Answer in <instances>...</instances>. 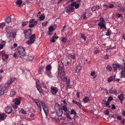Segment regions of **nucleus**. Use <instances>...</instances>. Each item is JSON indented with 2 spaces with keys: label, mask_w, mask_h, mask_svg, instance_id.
Wrapping results in <instances>:
<instances>
[{
  "label": "nucleus",
  "mask_w": 125,
  "mask_h": 125,
  "mask_svg": "<svg viewBox=\"0 0 125 125\" xmlns=\"http://www.w3.org/2000/svg\"><path fill=\"white\" fill-rule=\"evenodd\" d=\"M17 5H20L22 3V1L21 0H18L16 2Z\"/></svg>",
  "instance_id": "e433bc0d"
},
{
  "label": "nucleus",
  "mask_w": 125,
  "mask_h": 125,
  "mask_svg": "<svg viewBox=\"0 0 125 125\" xmlns=\"http://www.w3.org/2000/svg\"><path fill=\"white\" fill-rule=\"evenodd\" d=\"M58 72L62 73L64 74L65 73V72L64 71L63 69L64 66L63 63L61 62H58Z\"/></svg>",
  "instance_id": "20e7f679"
},
{
  "label": "nucleus",
  "mask_w": 125,
  "mask_h": 125,
  "mask_svg": "<svg viewBox=\"0 0 125 125\" xmlns=\"http://www.w3.org/2000/svg\"><path fill=\"white\" fill-rule=\"evenodd\" d=\"M7 84H1L0 85V95L4 94L5 93L7 92V90L8 88L6 86Z\"/></svg>",
  "instance_id": "7ed1b4c3"
},
{
  "label": "nucleus",
  "mask_w": 125,
  "mask_h": 125,
  "mask_svg": "<svg viewBox=\"0 0 125 125\" xmlns=\"http://www.w3.org/2000/svg\"><path fill=\"white\" fill-rule=\"evenodd\" d=\"M5 25V24L4 23H2L0 24V28L3 29L4 26Z\"/></svg>",
  "instance_id": "ea45409f"
},
{
  "label": "nucleus",
  "mask_w": 125,
  "mask_h": 125,
  "mask_svg": "<svg viewBox=\"0 0 125 125\" xmlns=\"http://www.w3.org/2000/svg\"><path fill=\"white\" fill-rule=\"evenodd\" d=\"M58 38V37H56L55 36H53L52 38L50 39V41L51 42H54L55 41L54 40L55 39H57Z\"/></svg>",
  "instance_id": "a211bd4d"
},
{
  "label": "nucleus",
  "mask_w": 125,
  "mask_h": 125,
  "mask_svg": "<svg viewBox=\"0 0 125 125\" xmlns=\"http://www.w3.org/2000/svg\"><path fill=\"white\" fill-rule=\"evenodd\" d=\"M79 5L78 4H76L75 6V8L77 9L79 7Z\"/></svg>",
  "instance_id": "bf43d9fd"
},
{
  "label": "nucleus",
  "mask_w": 125,
  "mask_h": 125,
  "mask_svg": "<svg viewBox=\"0 0 125 125\" xmlns=\"http://www.w3.org/2000/svg\"><path fill=\"white\" fill-rule=\"evenodd\" d=\"M106 69L108 71H111L112 69V67L111 66L108 65L106 67Z\"/></svg>",
  "instance_id": "cd10ccee"
},
{
  "label": "nucleus",
  "mask_w": 125,
  "mask_h": 125,
  "mask_svg": "<svg viewBox=\"0 0 125 125\" xmlns=\"http://www.w3.org/2000/svg\"><path fill=\"white\" fill-rule=\"evenodd\" d=\"M15 78L11 79L8 81L7 83L6 84H7V86H6L8 88L9 87L10 84L15 80Z\"/></svg>",
  "instance_id": "4468645a"
},
{
  "label": "nucleus",
  "mask_w": 125,
  "mask_h": 125,
  "mask_svg": "<svg viewBox=\"0 0 125 125\" xmlns=\"http://www.w3.org/2000/svg\"><path fill=\"white\" fill-rule=\"evenodd\" d=\"M91 10L93 11H94L96 10L95 6L92 7L91 8Z\"/></svg>",
  "instance_id": "13d9d810"
},
{
  "label": "nucleus",
  "mask_w": 125,
  "mask_h": 125,
  "mask_svg": "<svg viewBox=\"0 0 125 125\" xmlns=\"http://www.w3.org/2000/svg\"><path fill=\"white\" fill-rule=\"evenodd\" d=\"M3 56L5 57V59H8L9 57V55L6 54H4L3 55Z\"/></svg>",
  "instance_id": "680f3d73"
},
{
  "label": "nucleus",
  "mask_w": 125,
  "mask_h": 125,
  "mask_svg": "<svg viewBox=\"0 0 125 125\" xmlns=\"http://www.w3.org/2000/svg\"><path fill=\"white\" fill-rule=\"evenodd\" d=\"M16 92L14 91L11 92L10 94L12 96H13L15 94Z\"/></svg>",
  "instance_id": "79ce46f5"
},
{
  "label": "nucleus",
  "mask_w": 125,
  "mask_h": 125,
  "mask_svg": "<svg viewBox=\"0 0 125 125\" xmlns=\"http://www.w3.org/2000/svg\"><path fill=\"white\" fill-rule=\"evenodd\" d=\"M31 23V24H30L29 25V27L30 28H32V27H34V25H35L33 23Z\"/></svg>",
  "instance_id": "5fc2aeb1"
},
{
  "label": "nucleus",
  "mask_w": 125,
  "mask_h": 125,
  "mask_svg": "<svg viewBox=\"0 0 125 125\" xmlns=\"http://www.w3.org/2000/svg\"><path fill=\"white\" fill-rule=\"evenodd\" d=\"M6 31L7 33V35L9 34V36H10V35L11 34L12 32V28L11 27H9L6 28Z\"/></svg>",
  "instance_id": "9b49d317"
},
{
  "label": "nucleus",
  "mask_w": 125,
  "mask_h": 125,
  "mask_svg": "<svg viewBox=\"0 0 125 125\" xmlns=\"http://www.w3.org/2000/svg\"><path fill=\"white\" fill-rule=\"evenodd\" d=\"M108 6V8H113L114 6V5L113 4H111L110 5Z\"/></svg>",
  "instance_id": "0e129e2a"
},
{
  "label": "nucleus",
  "mask_w": 125,
  "mask_h": 125,
  "mask_svg": "<svg viewBox=\"0 0 125 125\" xmlns=\"http://www.w3.org/2000/svg\"><path fill=\"white\" fill-rule=\"evenodd\" d=\"M113 87L109 91V93L111 94H117V90H113L112 89Z\"/></svg>",
  "instance_id": "aec40b11"
},
{
  "label": "nucleus",
  "mask_w": 125,
  "mask_h": 125,
  "mask_svg": "<svg viewBox=\"0 0 125 125\" xmlns=\"http://www.w3.org/2000/svg\"><path fill=\"white\" fill-rule=\"evenodd\" d=\"M118 97L119 99L121 101H122L124 98L123 95L122 94H121L120 95H118Z\"/></svg>",
  "instance_id": "7c9ffc66"
},
{
  "label": "nucleus",
  "mask_w": 125,
  "mask_h": 125,
  "mask_svg": "<svg viewBox=\"0 0 125 125\" xmlns=\"http://www.w3.org/2000/svg\"><path fill=\"white\" fill-rule=\"evenodd\" d=\"M29 22L30 23H33L34 25L37 24L38 22L37 21H35V19H34L30 20Z\"/></svg>",
  "instance_id": "6ab92c4d"
},
{
  "label": "nucleus",
  "mask_w": 125,
  "mask_h": 125,
  "mask_svg": "<svg viewBox=\"0 0 125 125\" xmlns=\"http://www.w3.org/2000/svg\"><path fill=\"white\" fill-rule=\"evenodd\" d=\"M81 70V67L80 66V65H78L75 70L76 72L77 73H79Z\"/></svg>",
  "instance_id": "393cba45"
},
{
  "label": "nucleus",
  "mask_w": 125,
  "mask_h": 125,
  "mask_svg": "<svg viewBox=\"0 0 125 125\" xmlns=\"http://www.w3.org/2000/svg\"><path fill=\"white\" fill-rule=\"evenodd\" d=\"M95 7L96 10H98L100 8L99 6H95Z\"/></svg>",
  "instance_id": "338daca9"
},
{
  "label": "nucleus",
  "mask_w": 125,
  "mask_h": 125,
  "mask_svg": "<svg viewBox=\"0 0 125 125\" xmlns=\"http://www.w3.org/2000/svg\"><path fill=\"white\" fill-rule=\"evenodd\" d=\"M17 104L14 103L12 104V106L13 108L15 109H16L17 108Z\"/></svg>",
  "instance_id": "a18cd8bd"
},
{
  "label": "nucleus",
  "mask_w": 125,
  "mask_h": 125,
  "mask_svg": "<svg viewBox=\"0 0 125 125\" xmlns=\"http://www.w3.org/2000/svg\"><path fill=\"white\" fill-rule=\"evenodd\" d=\"M62 110H63L64 112H66L68 110L65 105H63L62 106Z\"/></svg>",
  "instance_id": "473e14b6"
},
{
  "label": "nucleus",
  "mask_w": 125,
  "mask_h": 125,
  "mask_svg": "<svg viewBox=\"0 0 125 125\" xmlns=\"http://www.w3.org/2000/svg\"><path fill=\"white\" fill-rule=\"evenodd\" d=\"M66 113H64V115H65L67 118L70 119V120H72V119L70 116L69 113L70 111L69 110L66 111Z\"/></svg>",
  "instance_id": "f3484780"
},
{
  "label": "nucleus",
  "mask_w": 125,
  "mask_h": 125,
  "mask_svg": "<svg viewBox=\"0 0 125 125\" xmlns=\"http://www.w3.org/2000/svg\"><path fill=\"white\" fill-rule=\"evenodd\" d=\"M111 32V30L110 29H109L108 30L107 32L106 33V35L107 36L110 35Z\"/></svg>",
  "instance_id": "a19ab883"
},
{
  "label": "nucleus",
  "mask_w": 125,
  "mask_h": 125,
  "mask_svg": "<svg viewBox=\"0 0 125 125\" xmlns=\"http://www.w3.org/2000/svg\"><path fill=\"white\" fill-rule=\"evenodd\" d=\"M36 87L37 90H38L39 92L40 93H42L43 92V91L41 88V87L39 85L38 86H37Z\"/></svg>",
  "instance_id": "b1692460"
},
{
  "label": "nucleus",
  "mask_w": 125,
  "mask_h": 125,
  "mask_svg": "<svg viewBox=\"0 0 125 125\" xmlns=\"http://www.w3.org/2000/svg\"><path fill=\"white\" fill-rule=\"evenodd\" d=\"M17 50L19 54L21 56L26 55L25 51L24 48L21 46H19L17 48Z\"/></svg>",
  "instance_id": "39448f33"
},
{
  "label": "nucleus",
  "mask_w": 125,
  "mask_h": 125,
  "mask_svg": "<svg viewBox=\"0 0 125 125\" xmlns=\"http://www.w3.org/2000/svg\"><path fill=\"white\" fill-rule=\"evenodd\" d=\"M98 25L100 26L101 29H102L103 28L105 25L103 23L100 22L98 24Z\"/></svg>",
  "instance_id": "4be33fe9"
},
{
  "label": "nucleus",
  "mask_w": 125,
  "mask_h": 125,
  "mask_svg": "<svg viewBox=\"0 0 125 125\" xmlns=\"http://www.w3.org/2000/svg\"><path fill=\"white\" fill-rule=\"evenodd\" d=\"M6 112L8 114H10L11 112L12 111V108L10 107H7L5 108Z\"/></svg>",
  "instance_id": "ddd939ff"
},
{
  "label": "nucleus",
  "mask_w": 125,
  "mask_h": 125,
  "mask_svg": "<svg viewBox=\"0 0 125 125\" xmlns=\"http://www.w3.org/2000/svg\"><path fill=\"white\" fill-rule=\"evenodd\" d=\"M70 114L71 115L74 114L75 115L76 114V113L74 109H72L70 112Z\"/></svg>",
  "instance_id": "58836bf2"
},
{
  "label": "nucleus",
  "mask_w": 125,
  "mask_h": 125,
  "mask_svg": "<svg viewBox=\"0 0 125 125\" xmlns=\"http://www.w3.org/2000/svg\"><path fill=\"white\" fill-rule=\"evenodd\" d=\"M45 73L49 78H51L53 76L52 74V73L50 71H45Z\"/></svg>",
  "instance_id": "412c9836"
},
{
  "label": "nucleus",
  "mask_w": 125,
  "mask_h": 125,
  "mask_svg": "<svg viewBox=\"0 0 125 125\" xmlns=\"http://www.w3.org/2000/svg\"><path fill=\"white\" fill-rule=\"evenodd\" d=\"M21 113L24 115H26V113L24 110L23 109H21Z\"/></svg>",
  "instance_id": "49530a36"
},
{
  "label": "nucleus",
  "mask_w": 125,
  "mask_h": 125,
  "mask_svg": "<svg viewBox=\"0 0 125 125\" xmlns=\"http://www.w3.org/2000/svg\"><path fill=\"white\" fill-rule=\"evenodd\" d=\"M43 67H40L38 69V73L39 74H41L43 70Z\"/></svg>",
  "instance_id": "c9c22d12"
},
{
  "label": "nucleus",
  "mask_w": 125,
  "mask_h": 125,
  "mask_svg": "<svg viewBox=\"0 0 125 125\" xmlns=\"http://www.w3.org/2000/svg\"><path fill=\"white\" fill-rule=\"evenodd\" d=\"M28 22V21L22 22L21 23L23 27H24L27 25Z\"/></svg>",
  "instance_id": "f704fd0d"
},
{
  "label": "nucleus",
  "mask_w": 125,
  "mask_h": 125,
  "mask_svg": "<svg viewBox=\"0 0 125 125\" xmlns=\"http://www.w3.org/2000/svg\"><path fill=\"white\" fill-rule=\"evenodd\" d=\"M15 101L14 103V104H17V105H19L21 103L20 100L18 99H15Z\"/></svg>",
  "instance_id": "2f4dec72"
},
{
  "label": "nucleus",
  "mask_w": 125,
  "mask_h": 125,
  "mask_svg": "<svg viewBox=\"0 0 125 125\" xmlns=\"http://www.w3.org/2000/svg\"><path fill=\"white\" fill-rule=\"evenodd\" d=\"M72 102L73 104H77L78 106L80 108H81L82 106V105L80 103L74 100H72Z\"/></svg>",
  "instance_id": "dca6fc26"
},
{
  "label": "nucleus",
  "mask_w": 125,
  "mask_h": 125,
  "mask_svg": "<svg viewBox=\"0 0 125 125\" xmlns=\"http://www.w3.org/2000/svg\"><path fill=\"white\" fill-rule=\"evenodd\" d=\"M0 119L2 120L4 119V115L2 114H0Z\"/></svg>",
  "instance_id": "37998d69"
},
{
  "label": "nucleus",
  "mask_w": 125,
  "mask_h": 125,
  "mask_svg": "<svg viewBox=\"0 0 125 125\" xmlns=\"http://www.w3.org/2000/svg\"><path fill=\"white\" fill-rule=\"evenodd\" d=\"M35 34H34L31 35L30 37V39L27 42L29 44H31L33 43L35 39Z\"/></svg>",
  "instance_id": "423d86ee"
},
{
  "label": "nucleus",
  "mask_w": 125,
  "mask_h": 125,
  "mask_svg": "<svg viewBox=\"0 0 125 125\" xmlns=\"http://www.w3.org/2000/svg\"><path fill=\"white\" fill-rule=\"evenodd\" d=\"M76 4V2H73L71 4L70 6H75Z\"/></svg>",
  "instance_id": "4d7b16f0"
},
{
  "label": "nucleus",
  "mask_w": 125,
  "mask_h": 125,
  "mask_svg": "<svg viewBox=\"0 0 125 125\" xmlns=\"http://www.w3.org/2000/svg\"><path fill=\"white\" fill-rule=\"evenodd\" d=\"M100 21L102 23H104L105 22L103 18H100Z\"/></svg>",
  "instance_id": "8fccbe9b"
},
{
  "label": "nucleus",
  "mask_w": 125,
  "mask_h": 125,
  "mask_svg": "<svg viewBox=\"0 0 125 125\" xmlns=\"http://www.w3.org/2000/svg\"><path fill=\"white\" fill-rule=\"evenodd\" d=\"M81 38H82L84 41L86 40V37L83 34H81Z\"/></svg>",
  "instance_id": "4c0bfd02"
},
{
  "label": "nucleus",
  "mask_w": 125,
  "mask_h": 125,
  "mask_svg": "<svg viewBox=\"0 0 125 125\" xmlns=\"http://www.w3.org/2000/svg\"><path fill=\"white\" fill-rule=\"evenodd\" d=\"M65 74V73L64 74L62 73H60H60H58V79L60 80H62L63 79V78H64V79H65L66 81L67 80V79L66 77H63V76H62L61 75H64Z\"/></svg>",
  "instance_id": "f8f14e48"
},
{
  "label": "nucleus",
  "mask_w": 125,
  "mask_h": 125,
  "mask_svg": "<svg viewBox=\"0 0 125 125\" xmlns=\"http://www.w3.org/2000/svg\"><path fill=\"white\" fill-rule=\"evenodd\" d=\"M70 58L73 60H74L75 59V56L74 55H71L70 56Z\"/></svg>",
  "instance_id": "69168bd1"
},
{
  "label": "nucleus",
  "mask_w": 125,
  "mask_h": 125,
  "mask_svg": "<svg viewBox=\"0 0 125 125\" xmlns=\"http://www.w3.org/2000/svg\"><path fill=\"white\" fill-rule=\"evenodd\" d=\"M34 56L33 55L29 54L28 55L26 58V60L28 61H31L33 59Z\"/></svg>",
  "instance_id": "2eb2a0df"
},
{
  "label": "nucleus",
  "mask_w": 125,
  "mask_h": 125,
  "mask_svg": "<svg viewBox=\"0 0 125 125\" xmlns=\"http://www.w3.org/2000/svg\"><path fill=\"white\" fill-rule=\"evenodd\" d=\"M54 109L56 110V113L57 115L58 116H61L63 112L62 108H60V106L59 105H55Z\"/></svg>",
  "instance_id": "f03ea898"
},
{
  "label": "nucleus",
  "mask_w": 125,
  "mask_h": 125,
  "mask_svg": "<svg viewBox=\"0 0 125 125\" xmlns=\"http://www.w3.org/2000/svg\"><path fill=\"white\" fill-rule=\"evenodd\" d=\"M122 70H125V62L122 66Z\"/></svg>",
  "instance_id": "e2e57ef3"
},
{
  "label": "nucleus",
  "mask_w": 125,
  "mask_h": 125,
  "mask_svg": "<svg viewBox=\"0 0 125 125\" xmlns=\"http://www.w3.org/2000/svg\"><path fill=\"white\" fill-rule=\"evenodd\" d=\"M112 80H113L112 79V78L111 77L108 78V81L109 82H110Z\"/></svg>",
  "instance_id": "052dcab7"
},
{
  "label": "nucleus",
  "mask_w": 125,
  "mask_h": 125,
  "mask_svg": "<svg viewBox=\"0 0 125 125\" xmlns=\"http://www.w3.org/2000/svg\"><path fill=\"white\" fill-rule=\"evenodd\" d=\"M11 21V18L9 17H7L5 19V21L7 23H10Z\"/></svg>",
  "instance_id": "c85d7f7f"
},
{
  "label": "nucleus",
  "mask_w": 125,
  "mask_h": 125,
  "mask_svg": "<svg viewBox=\"0 0 125 125\" xmlns=\"http://www.w3.org/2000/svg\"><path fill=\"white\" fill-rule=\"evenodd\" d=\"M84 103L88 102L89 101V98L87 96L85 97L83 99Z\"/></svg>",
  "instance_id": "5701e85b"
},
{
  "label": "nucleus",
  "mask_w": 125,
  "mask_h": 125,
  "mask_svg": "<svg viewBox=\"0 0 125 125\" xmlns=\"http://www.w3.org/2000/svg\"><path fill=\"white\" fill-rule=\"evenodd\" d=\"M104 113L105 114L107 115H108L109 114V112L108 110L107 109H106L105 111H104Z\"/></svg>",
  "instance_id": "864d4df0"
},
{
  "label": "nucleus",
  "mask_w": 125,
  "mask_h": 125,
  "mask_svg": "<svg viewBox=\"0 0 125 125\" xmlns=\"http://www.w3.org/2000/svg\"><path fill=\"white\" fill-rule=\"evenodd\" d=\"M49 30L51 31H52L54 29L53 27L52 26H50L49 28Z\"/></svg>",
  "instance_id": "de8ad7c7"
},
{
  "label": "nucleus",
  "mask_w": 125,
  "mask_h": 125,
  "mask_svg": "<svg viewBox=\"0 0 125 125\" xmlns=\"http://www.w3.org/2000/svg\"><path fill=\"white\" fill-rule=\"evenodd\" d=\"M86 13H83V15L82 17H81V19H82L83 20V19H87L86 18Z\"/></svg>",
  "instance_id": "72a5a7b5"
},
{
  "label": "nucleus",
  "mask_w": 125,
  "mask_h": 125,
  "mask_svg": "<svg viewBox=\"0 0 125 125\" xmlns=\"http://www.w3.org/2000/svg\"><path fill=\"white\" fill-rule=\"evenodd\" d=\"M68 40L67 38L63 37L62 38V43H65Z\"/></svg>",
  "instance_id": "bb28decb"
},
{
  "label": "nucleus",
  "mask_w": 125,
  "mask_h": 125,
  "mask_svg": "<svg viewBox=\"0 0 125 125\" xmlns=\"http://www.w3.org/2000/svg\"><path fill=\"white\" fill-rule=\"evenodd\" d=\"M113 99V98L111 96H110L108 98V99L107 100V101L108 102H110L111 101V100Z\"/></svg>",
  "instance_id": "603ef678"
},
{
  "label": "nucleus",
  "mask_w": 125,
  "mask_h": 125,
  "mask_svg": "<svg viewBox=\"0 0 125 125\" xmlns=\"http://www.w3.org/2000/svg\"><path fill=\"white\" fill-rule=\"evenodd\" d=\"M123 70L121 72V76H120L121 78H124L125 77V72Z\"/></svg>",
  "instance_id": "c756f323"
},
{
  "label": "nucleus",
  "mask_w": 125,
  "mask_h": 125,
  "mask_svg": "<svg viewBox=\"0 0 125 125\" xmlns=\"http://www.w3.org/2000/svg\"><path fill=\"white\" fill-rule=\"evenodd\" d=\"M74 9L75 8L73 7H69L67 6L65 8L64 10L67 13H69L73 12Z\"/></svg>",
  "instance_id": "6e6552de"
},
{
  "label": "nucleus",
  "mask_w": 125,
  "mask_h": 125,
  "mask_svg": "<svg viewBox=\"0 0 125 125\" xmlns=\"http://www.w3.org/2000/svg\"><path fill=\"white\" fill-rule=\"evenodd\" d=\"M34 101L36 104L37 106L39 107V109L41 111L42 109L41 105L42 106L45 113L47 115V114L48 113V108L44 102L42 101L39 102V101L38 100L36 99L34 100Z\"/></svg>",
  "instance_id": "f257e3e1"
},
{
  "label": "nucleus",
  "mask_w": 125,
  "mask_h": 125,
  "mask_svg": "<svg viewBox=\"0 0 125 125\" xmlns=\"http://www.w3.org/2000/svg\"><path fill=\"white\" fill-rule=\"evenodd\" d=\"M13 57L15 58H16L17 59L18 58V57H17L16 54V53H14L13 55Z\"/></svg>",
  "instance_id": "774afa93"
},
{
  "label": "nucleus",
  "mask_w": 125,
  "mask_h": 125,
  "mask_svg": "<svg viewBox=\"0 0 125 125\" xmlns=\"http://www.w3.org/2000/svg\"><path fill=\"white\" fill-rule=\"evenodd\" d=\"M25 34V36L26 38L29 39L30 37L32 34L31 31V29H29L27 31L25 30L24 32Z\"/></svg>",
  "instance_id": "0eeeda50"
},
{
  "label": "nucleus",
  "mask_w": 125,
  "mask_h": 125,
  "mask_svg": "<svg viewBox=\"0 0 125 125\" xmlns=\"http://www.w3.org/2000/svg\"><path fill=\"white\" fill-rule=\"evenodd\" d=\"M36 86H38L40 85V82H39V81L38 80L37 81H36Z\"/></svg>",
  "instance_id": "6e6d98bb"
},
{
  "label": "nucleus",
  "mask_w": 125,
  "mask_h": 125,
  "mask_svg": "<svg viewBox=\"0 0 125 125\" xmlns=\"http://www.w3.org/2000/svg\"><path fill=\"white\" fill-rule=\"evenodd\" d=\"M104 9V10L107 9L108 8V6L107 5H103Z\"/></svg>",
  "instance_id": "c03bdc74"
},
{
  "label": "nucleus",
  "mask_w": 125,
  "mask_h": 125,
  "mask_svg": "<svg viewBox=\"0 0 125 125\" xmlns=\"http://www.w3.org/2000/svg\"><path fill=\"white\" fill-rule=\"evenodd\" d=\"M51 91L52 94L55 95L57 92L58 90L56 87L52 86L51 87Z\"/></svg>",
  "instance_id": "1a4fd4ad"
},
{
  "label": "nucleus",
  "mask_w": 125,
  "mask_h": 125,
  "mask_svg": "<svg viewBox=\"0 0 125 125\" xmlns=\"http://www.w3.org/2000/svg\"><path fill=\"white\" fill-rule=\"evenodd\" d=\"M113 66L114 68V71L115 72L117 71V68H120L121 65L118 63H113Z\"/></svg>",
  "instance_id": "9d476101"
},
{
  "label": "nucleus",
  "mask_w": 125,
  "mask_h": 125,
  "mask_svg": "<svg viewBox=\"0 0 125 125\" xmlns=\"http://www.w3.org/2000/svg\"><path fill=\"white\" fill-rule=\"evenodd\" d=\"M45 18V17L44 16L41 15L40 18V20L41 21L42 20L44 19Z\"/></svg>",
  "instance_id": "09e8293b"
},
{
  "label": "nucleus",
  "mask_w": 125,
  "mask_h": 125,
  "mask_svg": "<svg viewBox=\"0 0 125 125\" xmlns=\"http://www.w3.org/2000/svg\"><path fill=\"white\" fill-rule=\"evenodd\" d=\"M106 105V106L109 107H110V106L109 105V102L107 101L105 103Z\"/></svg>",
  "instance_id": "3c124183"
},
{
  "label": "nucleus",
  "mask_w": 125,
  "mask_h": 125,
  "mask_svg": "<svg viewBox=\"0 0 125 125\" xmlns=\"http://www.w3.org/2000/svg\"><path fill=\"white\" fill-rule=\"evenodd\" d=\"M51 67L50 65H48L46 66V70L45 71H50V70L51 69Z\"/></svg>",
  "instance_id": "a878e982"
}]
</instances>
